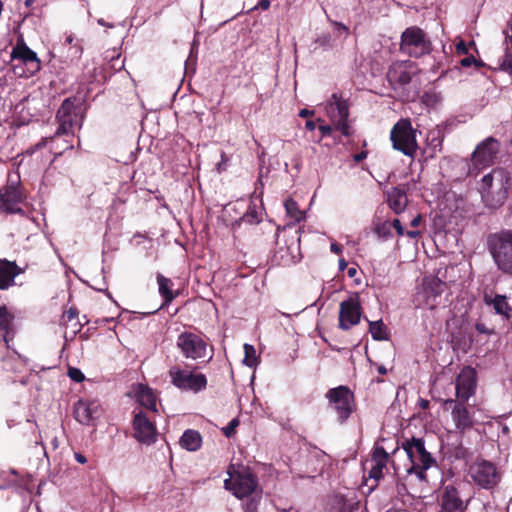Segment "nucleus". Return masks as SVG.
Returning a JSON list of instances; mask_svg holds the SVG:
<instances>
[{"mask_svg": "<svg viewBox=\"0 0 512 512\" xmlns=\"http://www.w3.org/2000/svg\"><path fill=\"white\" fill-rule=\"evenodd\" d=\"M12 320L13 316L10 314L8 309L5 306L0 307V331L5 342L7 343L14 336Z\"/></svg>", "mask_w": 512, "mask_h": 512, "instance_id": "nucleus-29", "label": "nucleus"}, {"mask_svg": "<svg viewBox=\"0 0 512 512\" xmlns=\"http://www.w3.org/2000/svg\"><path fill=\"white\" fill-rule=\"evenodd\" d=\"M259 495L252 496L251 500L244 505V512H257Z\"/></svg>", "mask_w": 512, "mask_h": 512, "instance_id": "nucleus-39", "label": "nucleus"}, {"mask_svg": "<svg viewBox=\"0 0 512 512\" xmlns=\"http://www.w3.org/2000/svg\"><path fill=\"white\" fill-rule=\"evenodd\" d=\"M476 330L479 333H490V331L486 328V326L483 323L476 324Z\"/></svg>", "mask_w": 512, "mask_h": 512, "instance_id": "nucleus-50", "label": "nucleus"}, {"mask_svg": "<svg viewBox=\"0 0 512 512\" xmlns=\"http://www.w3.org/2000/svg\"><path fill=\"white\" fill-rule=\"evenodd\" d=\"M334 126L331 125H321L319 126V130L322 133V136H329L333 130Z\"/></svg>", "mask_w": 512, "mask_h": 512, "instance_id": "nucleus-48", "label": "nucleus"}, {"mask_svg": "<svg viewBox=\"0 0 512 512\" xmlns=\"http://www.w3.org/2000/svg\"><path fill=\"white\" fill-rule=\"evenodd\" d=\"M487 304L492 305L495 312L502 315L505 319L510 318L511 308L507 303L506 297L502 295H496L493 299L485 297Z\"/></svg>", "mask_w": 512, "mask_h": 512, "instance_id": "nucleus-30", "label": "nucleus"}, {"mask_svg": "<svg viewBox=\"0 0 512 512\" xmlns=\"http://www.w3.org/2000/svg\"><path fill=\"white\" fill-rule=\"evenodd\" d=\"M444 283L437 277L425 278L417 294L418 306L433 309L437 306V298L443 292Z\"/></svg>", "mask_w": 512, "mask_h": 512, "instance_id": "nucleus-15", "label": "nucleus"}, {"mask_svg": "<svg viewBox=\"0 0 512 512\" xmlns=\"http://www.w3.org/2000/svg\"><path fill=\"white\" fill-rule=\"evenodd\" d=\"M260 7L263 10H267L270 7V1L269 0H260L258 5L255 6L253 9H256Z\"/></svg>", "mask_w": 512, "mask_h": 512, "instance_id": "nucleus-49", "label": "nucleus"}, {"mask_svg": "<svg viewBox=\"0 0 512 512\" xmlns=\"http://www.w3.org/2000/svg\"><path fill=\"white\" fill-rule=\"evenodd\" d=\"M23 200L22 193L16 187H7L0 194L1 206L0 208L7 213H20L21 208L18 204Z\"/></svg>", "mask_w": 512, "mask_h": 512, "instance_id": "nucleus-23", "label": "nucleus"}, {"mask_svg": "<svg viewBox=\"0 0 512 512\" xmlns=\"http://www.w3.org/2000/svg\"><path fill=\"white\" fill-rule=\"evenodd\" d=\"M500 70L507 72L512 77V54L506 53L499 65Z\"/></svg>", "mask_w": 512, "mask_h": 512, "instance_id": "nucleus-37", "label": "nucleus"}, {"mask_svg": "<svg viewBox=\"0 0 512 512\" xmlns=\"http://www.w3.org/2000/svg\"><path fill=\"white\" fill-rule=\"evenodd\" d=\"M346 267H347V262L345 261V259H343V258L339 259V269L343 271Z\"/></svg>", "mask_w": 512, "mask_h": 512, "instance_id": "nucleus-60", "label": "nucleus"}, {"mask_svg": "<svg viewBox=\"0 0 512 512\" xmlns=\"http://www.w3.org/2000/svg\"><path fill=\"white\" fill-rule=\"evenodd\" d=\"M414 72L410 62H396L391 65L387 73L388 80L392 84L406 85L410 83Z\"/></svg>", "mask_w": 512, "mask_h": 512, "instance_id": "nucleus-22", "label": "nucleus"}, {"mask_svg": "<svg viewBox=\"0 0 512 512\" xmlns=\"http://www.w3.org/2000/svg\"><path fill=\"white\" fill-rule=\"evenodd\" d=\"M79 108L74 101L65 99L57 112L59 127L55 136L68 135L74 133V128H80L82 125V116L79 114Z\"/></svg>", "mask_w": 512, "mask_h": 512, "instance_id": "nucleus-10", "label": "nucleus"}, {"mask_svg": "<svg viewBox=\"0 0 512 512\" xmlns=\"http://www.w3.org/2000/svg\"><path fill=\"white\" fill-rule=\"evenodd\" d=\"M489 247L498 268L512 274V232L507 230L492 235Z\"/></svg>", "mask_w": 512, "mask_h": 512, "instance_id": "nucleus-5", "label": "nucleus"}, {"mask_svg": "<svg viewBox=\"0 0 512 512\" xmlns=\"http://www.w3.org/2000/svg\"><path fill=\"white\" fill-rule=\"evenodd\" d=\"M400 50L409 56L420 57L430 53L431 42L422 29L411 26L401 35Z\"/></svg>", "mask_w": 512, "mask_h": 512, "instance_id": "nucleus-8", "label": "nucleus"}, {"mask_svg": "<svg viewBox=\"0 0 512 512\" xmlns=\"http://www.w3.org/2000/svg\"><path fill=\"white\" fill-rule=\"evenodd\" d=\"M34 0H25V6L30 7L33 4Z\"/></svg>", "mask_w": 512, "mask_h": 512, "instance_id": "nucleus-64", "label": "nucleus"}, {"mask_svg": "<svg viewBox=\"0 0 512 512\" xmlns=\"http://www.w3.org/2000/svg\"><path fill=\"white\" fill-rule=\"evenodd\" d=\"M419 406L422 408V409H427L429 407V401L426 400V399H420L419 400Z\"/></svg>", "mask_w": 512, "mask_h": 512, "instance_id": "nucleus-57", "label": "nucleus"}, {"mask_svg": "<svg viewBox=\"0 0 512 512\" xmlns=\"http://www.w3.org/2000/svg\"><path fill=\"white\" fill-rule=\"evenodd\" d=\"M325 111L334 129L339 130L343 135L350 136L351 129L348 125V107L337 94H333L331 99L325 105Z\"/></svg>", "mask_w": 512, "mask_h": 512, "instance_id": "nucleus-12", "label": "nucleus"}, {"mask_svg": "<svg viewBox=\"0 0 512 512\" xmlns=\"http://www.w3.org/2000/svg\"><path fill=\"white\" fill-rule=\"evenodd\" d=\"M134 437L141 443L152 444L157 439L154 423L142 412H136L133 420Z\"/></svg>", "mask_w": 512, "mask_h": 512, "instance_id": "nucleus-18", "label": "nucleus"}, {"mask_svg": "<svg viewBox=\"0 0 512 512\" xmlns=\"http://www.w3.org/2000/svg\"><path fill=\"white\" fill-rule=\"evenodd\" d=\"M75 419L89 425L100 415V405L97 401L79 400L74 407Z\"/></svg>", "mask_w": 512, "mask_h": 512, "instance_id": "nucleus-21", "label": "nucleus"}, {"mask_svg": "<svg viewBox=\"0 0 512 512\" xmlns=\"http://www.w3.org/2000/svg\"><path fill=\"white\" fill-rule=\"evenodd\" d=\"M157 283L159 286V293L164 298L165 303H170L175 298V295L172 291V281L163 275L158 274Z\"/></svg>", "mask_w": 512, "mask_h": 512, "instance_id": "nucleus-32", "label": "nucleus"}, {"mask_svg": "<svg viewBox=\"0 0 512 512\" xmlns=\"http://www.w3.org/2000/svg\"><path fill=\"white\" fill-rule=\"evenodd\" d=\"M406 235L411 237V238H415V237H417L419 235V232L418 231H407Z\"/></svg>", "mask_w": 512, "mask_h": 512, "instance_id": "nucleus-61", "label": "nucleus"}, {"mask_svg": "<svg viewBox=\"0 0 512 512\" xmlns=\"http://www.w3.org/2000/svg\"><path fill=\"white\" fill-rule=\"evenodd\" d=\"M369 331L375 340H384L387 338L386 327L382 321L370 322Z\"/></svg>", "mask_w": 512, "mask_h": 512, "instance_id": "nucleus-35", "label": "nucleus"}, {"mask_svg": "<svg viewBox=\"0 0 512 512\" xmlns=\"http://www.w3.org/2000/svg\"><path fill=\"white\" fill-rule=\"evenodd\" d=\"M330 250L335 254H340L342 251L341 247L337 243H331Z\"/></svg>", "mask_w": 512, "mask_h": 512, "instance_id": "nucleus-51", "label": "nucleus"}, {"mask_svg": "<svg viewBox=\"0 0 512 512\" xmlns=\"http://www.w3.org/2000/svg\"><path fill=\"white\" fill-rule=\"evenodd\" d=\"M168 374L171 383L182 391L198 393L207 386L206 376L198 373L196 369L174 365L169 369Z\"/></svg>", "mask_w": 512, "mask_h": 512, "instance_id": "nucleus-4", "label": "nucleus"}, {"mask_svg": "<svg viewBox=\"0 0 512 512\" xmlns=\"http://www.w3.org/2000/svg\"><path fill=\"white\" fill-rule=\"evenodd\" d=\"M11 60L19 61L13 65V72L19 77H30L40 69V60L22 38L17 41L11 52Z\"/></svg>", "mask_w": 512, "mask_h": 512, "instance_id": "nucleus-7", "label": "nucleus"}, {"mask_svg": "<svg viewBox=\"0 0 512 512\" xmlns=\"http://www.w3.org/2000/svg\"><path fill=\"white\" fill-rule=\"evenodd\" d=\"M460 63L463 67H470L473 63H476V60L473 56H468V57L463 58L460 61Z\"/></svg>", "mask_w": 512, "mask_h": 512, "instance_id": "nucleus-47", "label": "nucleus"}, {"mask_svg": "<svg viewBox=\"0 0 512 512\" xmlns=\"http://www.w3.org/2000/svg\"><path fill=\"white\" fill-rule=\"evenodd\" d=\"M312 114H313V111H309V110H307V109H302V110L299 112V116H300V117H303V118H305V117H307V116H309V115H312Z\"/></svg>", "mask_w": 512, "mask_h": 512, "instance_id": "nucleus-58", "label": "nucleus"}, {"mask_svg": "<svg viewBox=\"0 0 512 512\" xmlns=\"http://www.w3.org/2000/svg\"><path fill=\"white\" fill-rule=\"evenodd\" d=\"M22 273V269L15 262L0 259V290L13 286L15 278Z\"/></svg>", "mask_w": 512, "mask_h": 512, "instance_id": "nucleus-24", "label": "nucleus"}, {"mask_svg": "<svg viewBox=\"0 0 512 512\" xmlns=\"http://www.w3.org/2000/svg\"><path fill=\"white\" fill-rule=\"evenodd\" d=\"M477 387V376L474 368L464 367L455 379L456 399L468 401L475 394Z\"/></svg>", "mask_w": 512, "mask_h": 512, "instance_id": "nucleus-16", "label": "nucleus"}, {"mask_svg": "<svg viewBox=\"0 0 512 512\" xmlns=\"http://www.w3.org/2000/svg\"><path fill=\"white\" fill-rule=\"evenodd\" d=\"M469 474L478 486L485 489L496 486L501 478L497 467L486 460L477 461L471 465Z\"/></svg>", "mask_w": 512, "mask_h": 512, "instance_id": "nucleus-11", "label": "nucleus"}, {"mask_svg": "<svg viewBox=\"0 0 512 512\" xmlns=\"http://www.w3.org/2000/svg\"><path fill=\"white\" fill-rule=\"evenodd\" d=\"M75 459H76V461H77L78 463H81V464H84V463H86V461H87V460H86V457H85L84 455H82V454H79V453H76V454H75Z\"/></svg>", "mask_w": 512, "mask_h": 512, "instance_id": "nucleus-53", "label": "nucleus"}, {"mask_svg": "<svg viewBox=\"0 0 512 512\" xmlns=\"http://www.w3.org/2000/svg\"><path fill=\"white\" fill-rule=\"evenodd\" d=\"M244 359L243 363L249 367H254L258 364V357L254 346L250 344H244Z\"/></svg>", "mask_w": 512, "mask_h": 512, "instance_id": "nucleus-36", "label": "nucleus"}, {"mask_svg": "<svg viewBox=\"0 0 512 512\" xmlns=\"http://www.w3.org/2000/svg\"><path fill=\"white\" fill-rule=\"evenodd\" d=\"M466 402L467 401H459L455 399H448L445 401V405L451 409V417L456 430L461 432L473 425L472 415L465 406Z\"/></svg>", "mask_w": 512, "mask_h": 512, "instance_id": "nucleus-19", "label": "nucleus"}, {"mask_svg": "<svg viewBox=\"0 0 512 512\" xmlns=\"http://www.w3.org/2000/svg\"><path fill=\"white\" fill-rule=\"evenodd\" d=\"M389 459V454L381 446H376L373 450L370 460L371 468L369 477L379 479L383 475V469L386 467Z\"/></svg>", "mask_w": 512, "mask_h": 512, "instance_id": "nucleus-26", "label": "nucleus"}, {"mask_svg": "<svg viewBox=\"0 0 512 512\" xmlns=\"http://www.w3.org/2000/svg\"><path fill=\"white\" fill-rule=\"evenodd\" d=\"M387 201L396 214L403 212L408 204L406 192L400 187H394L387 192Z\"/></svg>", "mask_w": 512, "mask_h": 512, "instance_id": "nucleus-27", "label": "nucleus"}, {"mask_svg": "<svg viewBox=\"0 0 512 512\" xmlns=\"http://www.w3.org/2000/svg\"><path fill=\"white\" fill-rule=\"evenodd\" d=\"M441 510L439 512H465L467 503L464 502L454 485L443 487L439 499Z\"/></svg>", "mask_w": 512, "mask_h": 512, "instance_id": "nucleus-20", "label": "nucleus"}, {"mask_svg": "<svg viewBox=\"0 0 512 512\" xmlns=\"http://www.w3.org/2000/svg\"><path fill=\"white\" fill-rule=\"evenodd\" d=\"M68 376L75 382H82L84 380V374L77 368L70 367L68 370Z\"/></svg>", "mask_w": 512, "mask_h": 512, "instance_id": "nucleus-40", "label": "nucleus"}, {"mask_svg": "<svg viewBox=\"0 0 512 512\" xmlns=\"http://www.w3.org/2000/svg\"><path fill=\"white\" fill-rule=\"evenodd\" d=\"M509 186L510 175L505 169L496 168L483 176L479 191L485 205L490 208L502 206L508 197Z\"/></svg>", "mask_w": 512, "mask_h": 512, "instance_id": "nucleus-1", "label": "nucleus"}, {"mask_svg": "<svg viewBox=\"0 0 512 512\" xmlns=\"http://www.w3.org/2000/svg\"><path fill=\"white\" fill-rule=\"evenodd\" d=\"M402 448L408 459L405 471L408 475L414 474L419 480H426V471L434 464V459L425 449L424 441L413 437L402 443Z\"/></svg>", "mask_w": 512, "mask_h": 512, "instance_id": "nucleus-2", "label": "nucleus"}, {"mask_svg": "<svg viewBox=\"0 0 512 512\" xmlns=\"http://www.w3.org/2000/svg\"><path fill=\"white\" fill-rule=\"evenodd\" d=\"M423 101L427 105H434L438 102V96L436 94H425Z\"/></svg>", "mask_w": 512, "mask_h": 512, "instance_id": "nucleus-43", "label": "nucleus"}, {"mask_svg": "<svg viewBox=\"0 0 512 512\" xmlns=\"http://www.w3.org/2000/svg\"><path fill=\"white\" fill-rule=\"evenodd\" d=\"M390 139L393 148L401 151L404 155L414 157L418 149L416 130L412 127L410 120L401 119L391 129Z\"/></svg>", "mask_w": 512, "mask_h": 512, "instance_id": "nucleus-6", "label": "nucleus"}, {"mask_svg": "<svg viewBox=\"0 0 512 512\" xmlns=\"http://www.w3.org/2000/svg\"><path fill=\"white\" fill-rule=\"evenodd\" d=\"M287 215L293 222H300L304 218V213L299 209L298 204L291 198H288L284 203Z\"/></svg>", "mask_w": 512, "mask_h": 512, "instance_id": "nucleus-34", "label": "nucleus"}, {"mask_svg": "<svg viewBox=\"0 0 512 512\" xmlns=\"http://www.w3.org/2000/svg\"><path fill=\"white\" fill-rule=\"evenodd\" d=\"M365 158H366V153H364V152H362V153H360V154H356V155L354 156V160H355L356 162H360V161H362V160H363V159H365Z\"/></svg>", "mask_w": 512, "mask_h": 512, "instance_id": "nucleus-59", "label": "nucleus"}, {"mask_svg": "<svg viewBox=\"0 0 512 512\" xmlns=\"http://www.w3.org/2000/svg\"><path fill=\"white\" fill-rule=\"evenodd\" d=\"M176 346L187 359L198 360L207 356V342L200 335L193 332L184 331L180 333L176 340Z\"/></svg>", "mask_w": 512, "mask_h": 512, "instance_id": "nucleus-9", "label": "nucleus"}, {"mask_svg": "<svg viewBox=\"0 0 512 512\" xmlns=\"http://www.w3.org/2000/svg\"><path fill=\"white\" fill-rule=\"evenodd\" d=\"M315 43L320 46H323V47L330 46L331 37L328 34H324V35L320 36L319 38H317Z\"/></svg>", "mask_w": 512, "mask_h": 512, "instance_id": "nucleus-42", "label": "nucleus"}, {"mask_svg": "<svg viewBox=\"0 0 512 512\" xmlns=\"http://www.w3.org/2000/svg\"><path fill=\"white\" fill-rule=\"evenodd\" d=\"M361 318V305L357 294L350 296L340 303L339 307V328L349 330L357 325Z\"/></svg>", "mask_w": 512, "mask_h": 512, "instance_id": "nucleus-14", "label": "nucleus"}, {"mask_svg": "<svg viewBox=\"0 0 512 512\" xmlns=\"http://www.w3.org/2000/svg\"><path fill=\"white\" fill-rule=\"evenodd\" d=\"M305 127H306L308 130L313 131V130H315V128H316V124H315V122H314V121L308 120V121L306 122V124H305Z\"/></svg>", "mask_w": 512, "mask_h": 512, "instance_id": "nucleus-54", "label": "nucleus"}, {"mask_svg": "<svg viewBox=\"0 0 512 512\" xmlns=\"http://www.w3.org/2000/svg\"><path fill=\"white\" fill-rule=\"evenodd\" d=\"M132 393L140 405L153 412L157 411V395L152 388L144 384H136L132 388Z\"/></svg>", "mask_w": 512, "mask_h": 512, "instance_id": "nucleus-25", "label": "nucleus"}, {"mask_svg": "<svg viewBox=\"0 0 512 512\" xmlns=\"http://www.w3.org/2000/svg\"><path fill=\"white\" fill-rule=\"evenodd\" d=\"M355 274H356V269H355V268H350V269L348 270V275H349L350 277H353Z\"/></svg>", "mask_w": 512, "mask_h": 512, "instance_id": "nucleus-63", "label": "nucleus"}, {"mask_svg": "<svg viewBox=\"0 0 512 512\" xmlns=\"http://www.w3.org/2000/svg\"><path fill=\"white\" fill-rule=\"evenodd\" d=\"M426 142L429 149L431 150L430 156L433 157L437 152H440L442 149V131L438 128L430 130L427 133Z\"/></svg>", "mask_w": 512, "mask_h": 512, "instance_id": "nucleus-31", "label": "nucleus"}, {"mask_svg": "<svg viewBox=\"0 0 512 512\" xmlns=\"http://www.w3.org/2000/svg\"><path fill=\"white\" fill-rule=\"evenodd\" d=\"M180 446L187 451H197L202 445V437L196 430H186L179 440Z\"/></svg>", "mask_w": 512, "mask_h": 512, "instance_id": "nucleus-28", "label": "nucleus"}, {"mask_svg": "<svg viewBox=\"0 0 512 512\" xmlns=\"http://www.w3.org/2000/svg\"><path fill=\"white\" fill-rule=\"evenodd\" d=\"M391 226H393L396 229V232L399 236H403L405 234L404 228L399 219H395L392 222Z\"/></svg>", "mask_w": 512, "mask_h": 512, "instance_id": "nucleus-45", "label": "nucleus"}, {"mask_svg": "<svg viewBox=\"0 0 512 512\" xmlns=\"http://www.w3.org/2000/svg\"><path fill=\"white\" fill-rule=\"evenodd\" d=\"M390 229H391V224L386 221V222H383V223L377 225L375 228V232L381 237H388L391 234Z\"/></svg>", "mask_w": 512, "mask_h": 512, "instance_id": "nucleus-38", "label": "nucleus"}, {"mask_svg": "<svg viewBox=\"0 0 512 512\" xmlns=\"http://www.w3.org/2000/svg\"><path fill=\"white\" fill-rule=\"evenodd\" d=\"M500 151L499 142L493 138L488 137L479 143L474 152L472 153V164L474 168L480 169L492 165Z\"/></svg>", "mask_w": 512, "mask_h": 512, "instance_id": "nucleus-13", "label": "nucleus"}, {"mask_svg": "<svg viewBox=\"0 0 512 512\" xmlns=\"http://www.w3.org/2000/svg\"><path fill=\"white\" fill-rule=\"evenodd\" d=\"M378 372L382 375L386 374L387 373V370L384 366H379L378 367Z\"/></svg>", "mask_w": 512, "mask_h": 512, "instance_id": "nucleus-62", "label": "nucleus"}, {"mask_svg": "<svg viewBox=\"0 0 512 512\" xmlns=\"http://www.w3.org/2000/svg\"><path fill=\"white\" fill-rule=\"evenodd\" d=\"M327 398L333 405L338 414V418L343 421L347 419L352 411V393L345 386H339L328 391Z\"/></svg>", "mask_w": 512, "mask_h": 512, "instance_id": "nucleus-17", "label": "nucleus"}, {"mask_svg": "<svg viewBox=\"0 0 512 512\" xmlns=\"http://www.w3.org/2000/svg\"><path fill=\"white\" fill-rule=\"evenodd\" d=\"M238 424H239V421L236 418L231 420L230 423L226 427L223 428V433L225 434V436L231 437L234 433L235 428L238 426Z\"/></svg>", "mask_w": 512, "mask_h": 512, "instance_id": "nucleus-41", "label": "nucleus"}, {"mask_svg": "<svg viewBox=\"0 0 512 512\" xmlns=\"http://www.w3.org/2000/svg\"><path fill=\"white\" fill-rule=\"evenodd\" d=\"M261 218V207L252 201L248 206L246 213L242 216L241 221L247 224H257L261 221Z\"/></svg>", "mask_w": 512, "mask_h": 512, "instance_id": "nucleus-33", "label": "nucleus"}, {"mask_svg": "<svg viewBox=\"0 0 512 512\" xmlns=\"http://www.w3.org/2000/svg\"><path fill=\"white\" fill-rule=\"evenodd\" d=\"M421 222V216L420 215H417L416 217H414L411 221V226L413 227H417Z\"/></svg>", "mask_w": 512, "mask_h": 512, "instance_id": "nucleus-55", "label": "nucleus"}, {"mask_svg": "<svg viewBox=\"0 0 512 512\" xmlns=\"http://www.w3.org/2000/svg\"><path fill=\"white\" fill-rule=\"evenodd\" d=\"M98 24L101 25V26H105V27H108V28H113L114 25L112 23H107L105 22L104 19L100 18L97 20Z\"/></svg>", "mask_w": 512, "mask_h": 512, "instance_id": "nucleus-56", "label": "nucleus"}, {"mask_svg": "<svg viewBox=\"0 0 512 512\" xmlns=\"http://www.w3.org/2000/svg\"><path fill=\"white\" fill-rule=\"evenodd\" d=\"M227 474L229 477L225 479L224 487L236 498L243 499L258 495V480L247 467L230 464Z\"/></svg>", "mask_w": 512, "mask_h": 512, "instance_id": "nucleus-3", "label": "nucleus"}, {"mask_svg": "<svg viewBox=\"0 0 512 512\" xmlns=\"http://www.w3.org/2000/svg\"><path fill=\"white\" fill-rule=\"evenodd\" d=\"M66 316H67V318H68L69 320L74 319V318L77 316V311H76V309H73V308L69 309V310L66 312Z\"/></svg>", "mask_w": 512, "mask_h": 512, "instance_id": "nucleus-52", "label": "nucleus"}, {"mask_svg": "<svg viewBox=\"0 0 512 512\" xmlns=\"http://www.w3.org/2000/svg\"><path fill=\"white\" fill-rule=\"evenodd\" d=\"M456 51L459 54H467L468 53V47L464 41H460L456 44Z\"/></svg>", "mask_w": 512, "mask_h": 512, "instance_id": "nucleus-46", "label": "nucleus"}, {"mask_svg": "<svg viewBox=\"0 0 512 512\" xmlns=\"http://www.w3.org/2000/svg\"><path fill=\"white\" fill-rule=\"evenodd\" d=\"M333 25L339 35H348V28L344 24L339 22H333Z\"/></svg>", "mask_w": 512, "mask_h": 512, "instance_id": "nucleus-44", "label": "nucleus"}]
</instances>
